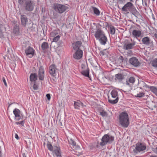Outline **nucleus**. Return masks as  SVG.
Returning a JSON list of instances; mask_svg holds the SVG:
<instances>
[{
    "label": "nucleus",
    "mask_w": 157,
    "mask_h": 157,
    "mask_svg": "<svg viewBox=\"0 0 157 157\" xmlns=\"http://www.w3.org/2000/svg\"><path fill=\"white\" fill-rule=\"evenodd\" d=\"M133 147H135V148L133 147H130V149H133L132 152L135 154H137L140 152L144 151L146 149V146L144 144L140 143H137L135 146L133 145Z\"/></svg>",
    "instance_id": "obj_5"
},
{
    "label": "nucleus",
    "mask_w": 157,
    "mask_h": 157,
    "mask_svg": "<svg viewBox=\"0 0 157 157\" xmlns=\"http://www.w3.org/2000/svg\"><path fill=\"white\" fill-rule=\"evenodd\" d=\"M47 146L48 149L50 151H52L57 157H61L59 147L56 146L53 147L52 144L49 143L47 144Z\"/></svg>",
    "instance_id": "obj_9"
},
{
    "label": "nucleus",
    "mask_w": 157,
    "mask_h": 157,
    "mask_svg": "<svg viewBox=\"0 0 157 157\" xmlns=\"http://www.w3.org/2000/svg\"><path fill=\"white\" fill-rule=\"evenodd\" d=\"M100 44L102 45H105L108 41V39L106 36L105 35L102 37L100 38L98 40Z\"/></svg>",
    "instance_id": "obj_19"
},
{
    "label": "nucleus",
    "mask_w": 157,
    "mask_h": 157,
    "mask_svg": "<svg viewBox=\"0 0 157 157\" xmlns=\"http://www.w3.org/2000/svg\"><path fill=\"white\" fill-rule=\"evenodd\" d=\"M74 105L75 109H79L80 106H83V103L80 101H74Z\"/></svg>",
    "instance_id": "obj_23"
},
{
    "label": "nucleus",
    "mask_w": 157,
    "mask_h": 157,
    "mask_svg": "<svg viewBox=\"0 0 157 157\" xmlns=\"http://www.w3.org/2000/svg\"><path fill=\"white\" fill-rule=\"evenodd\" d=\"M82 107H83V106H86L84 105L83 104V106H82Z\"/></svg>",
    "instance_id": "obj_51"
},
{
    "label": "nucleus",
    "mask_w": 157,
    "mask_h": 157,
    "mask_svg": "<svg viewBox=\"0 0 157 157\" xmlns=\"http://www.w3.org/2000/svg\"><path fill=\"white\" fill-rule=\"evenodd\" d=\"M25 122V120H24L23 121H22L20 122H16L15 123L17 125H18L19 124H21V125L22 126H24V124Z\"/></svg>",
    "instance_id": "obj_38"
},
{
    "label": "nucleus",
    "mask_w": 157,
    "mask_h": 157,
    "mask_svg": "<svg viewBox=\"0 0 157 157\" xmlns=\"http://www.w3.org/2000/svg\"><path fill=\"white\" fill-rule=\"evenodd\" d=\"M129 63L135 67H138L140 65V62L138 59L135 57H133L130 58L128 61Z\"/></svg>",
    "instance_id": "obj_11"
},
{
    "label": "nucleus",
    "mask_w": 157,
    "mask_h": 157,
    "mask_svg": "<svg viewBox=\"0 0 157 157\" xmlns=\"http://www.w3.org/2000/svg\"><path fill=\"white\" fill-rule=\"evenodd\" d=\"M153 1H154L155 0H152Z\"/></svg>",
    "instance_id": "obj_54"
},
{
    "label": "nucleus",
    "mask_w": 157,
    "mask_h": 157,
    "mask_svg": "<svg viewBox=\"0 0 157 157\" xmlns=\"http://www.w3.org/2000/svg\"><path fill=\"white\" fill-rule=\"evenodd\" d=\"M60 36L59 35L56 36L53 38V41L55 42H57L60 38Z\"/></svg>",
    "instance_id": "obj_32"
},
{
    "label": "nucleus",
    "mask_w": 157,
    "mask_h": 157,
    "mask_svg": "<svg viewBox=\"0 0 157 157\" xmlns=\"http://www.w3.org/2000/svg\"><path fill=\"white\" fill-rule=\"evenodd\" d=\"M2 81H3V82H4L5 85L6 86H7V84L6 82L5 79L4 77H3V78H2Z\"/></svg>",
    "instance_id": "obj_42"
},
{
    "label": "nucleus",
    "mask_w": 157,
    "mask_h": 157,
    "mask_svg": "<svg viewBox=\"0 0 157 157\" xmlns=\"http://www.w3.org/2000/svg\"><path fill=\"white\" fill-rule=\"evenodd\" d=\"M117 91L115 90H113L111 92L112 98L108 97V101L110 103L115 104L117 103L118 101V95Z\"/></svg>",
    "instance_id": "obj_8"
},
{
    "label": "nucleus",
    "mask_w": 157,
    "mask_h": 157,
    "mask_svg": "<svg viewBox=\"0 0 157 157\" xmlns=\"http://www.w3.org/2000/svg\"><path fill=\"white\" fill-rule=\"evenodd\" d=\"M2 150L1 147L0 146V157H2Z\"/></svg>",
    "instance_id": "obj_46"
},
{
    "label": "nucleus",
    "mask_w": 157,
    "mask_h": 157,
    "mask_svg": "<svg viewBox=\"0 0 157 157\" xmlns=\"http://www.w3.org/2000/svg\"><path fill=\"white\" fill-rule=\"evenodd\" d=\"M13 113L16 118L19 117L20 116V111L19 109L15 108L13 110Z\"/></svg>",
    "instance_id": "obj_22"
},
{
    "label": "nucleus",
    "mask_w": 157,
    "mask_h": 157,
    "mask_svg": "<svg viewBox=\"0 0 157 157\" xmlns=\"http://www.w3.org/2000/svg\"><path fill=\"white\" fill-rule=\"evenodd\" d=\"M56 67L54 64H52L49 67V72L52 76H55L56 75Z\"/></svg>",
    "instance_id": "obj_14"
},
{
    "label": "nucleus",
    "mask_w": 157,
    "mask_h": 157,
    "mask_svg": "<svg viewBox=\"0 0 157 157\" xmlns=\"http://www.w3.org/2000/svg\"><path fill=\"white\" fill-rule=\"evenodd\" d=\"M33 88L34 90H37L38 89V86L36 84V82H35L33 86Z\"/></svg>",
    "instance_id": "obj_39"
},
{
    "label": "nucleus",
    "mask_w": 157,
    "mask_h": 157,
    "mask_svg": "<svg viewBox=\"0 0 157 157\" xmlns=\"http://www.w3.org/2000/svg\"><path fill=\"white\" fill-rule=\"evenodd\" d=\"M136 42L133 41L132 43L126 44L125 43L123 46V48L125 50H128L133 48L134 46L135 45Z\"/></svg>",
    "instance_id": "obj_17"
},
{
    "label": "nucleus",
    "mask_w": 157,
    "mask_h": 157,
    "mask_svg": "<svg viewBox=\"0 0 157 157\" xmlns=\"http://www.w3.org/2000/svg\"><path fill=\"white\" fill-rule=\"evenodd\" d=\"M114 137L108 134L105 135L101 139V141L100 143V145L103 146L107 144H111L114 140Z\"/></svg>",
    "instance_id": "obj_6"
},
{
    "label": "nucleus",
    "mask_w": 157,
    "mask_h": 157,
    "mask_svg": "<svg viewBox=\"0 0 157 157\" xmlns=\"http://www.w3.org/2000/svg\"><path fill=\"white\" fill-rule=\"evenodd\" d=\"M149 89L151 91L157 96V88L154 86H150Z\"/></svg>",
    "instance_id": "obj_28"
},
{
    "label": "nucleus",
    "mask_w": 157,
    "mask_h": 157,
    "mask_svg": "<svg viewBox=\"0 0 157 157\" xmlns=\"http://www.w3.org/2000/svg\"><path fill=\"white\" fill-rule=\"evenodd\" d=\"M46 97L48 100H49L51 98V96L50 94H46Z\"/></svg>",
    "instance_id": "obj_43"
},
{
    "label": "nucleus",
    "mask_w": 157,
    "mask_h": 157,
    "mask_svg": "<svg viewBox=\"0 0 157 157\" xmlns=\"http://www.w3.org/2000/svg\"><path fill=\"white\" fill-rule=\"evenodd\" d=\"M49 45L48 43L46 42H43L41 46V48L43 51L49 48Z\"/></svg>",
    "instance_id": "obj_24"
},
{
    "label": "nucleus",
    "mask_w": 157,
    "mask_h": 157,
    "mask_svg": "<svg viewBox=\"0 0 157 157\" xmlns=\"http://www.w3.org/2000/svg\"><path fill=\"white\" fill-rule=\"evenodd\" d=\"M119 123L122 127H128L129 124V119L128 113L126 112L121 113L119 115Z\"/></svg>",
    "instance_id": "obj_4"
},
{
    "label": "nucleus",
    "mask_w": 157,
    "mask_h": 157,
    "mask_svg": "<svg viewBox=\"0 0 157 157\" xmlns=\"http://www.w3.org/2000/svg\"><path fill=\"white\" fill-rule=\"evenodd\" d=\"M150 157H157L155 156L151 155L150 156Z\"/></svg>",
    "instance_id": "obj_49"
},
{
    "label": "nucleus",
    "mask_w": 157,
    "mask_h": 157,
    "mask_svg": "<svg viewBox=\"0 0 157 157\" xmlns=\"http://www.w3.org/2000/svg\"><path fill=\"white\" fill-rule=\"evenodd\" d=\"M142 34V31L141 30L135 29L132 30L131 35L134 38L137 39L141 36Z\"/></svg>",
    "instance_id": "obj_15"
},
{
    "label": "nucleus",
    "mask_w": 157,
    "mask_h": 157,
    "mask_svg": "<svg viewBox=\"0 0 157 157\" xmlns=\"http://www.w3.org/2000/svg\"><path fill=\"white\" fill-rule=\"evenodd\" d=\"M131 2H133V1L132 0H130Z\"/></svg>",
    "instance_id": "obj_50"
},
{
    "label": "nucleus",
    "mask_w": 157,
    "mask_h": 157,
    "mask_svg": "<svg viewBox=\"0 0 157 157\" xmlns=\"http://www.w3.org/2000/svg\"><path fill=\"white\" fill-rule=\"evenodd\" d=\"M100 115L103 117L107 116L108 115L107 113L104 110L100 112Z\"/></svg>",
    "instance_id": "obj_34"
},
{
    "label": "nucleus",
    "mask_w": 157,
    "mask_h": 157,
    "mask_svg": "<svg viewBox=\"0 0 157 157\" xmlns=\"http://www.w3.org/2000/svg\"><path fill=\"white\" fill-rule=\"evenodd\" d=\"M53 8L56 12L61 14L66 11L68 7L64 5L55 3L53 4Z\"/></svg>",
    "instance_id": "obj_7"
},
{
    "label": "nucleus",
    "mask_w": 157,
    "mask_h": 157,
    "mask_svg": "<svg viewBox=\"0 0 157 157\" xmlns=\"http://www.w3.org/2000/svg\"><path fill=\"white\" fill-rule=\"evenodd\" d=\"M58 33L56 32V31H54L51 32L50 35L51 37H54L55 36H56V35L58 34Z\"/></svg>",
    "instance_id": "obj_37"
},
{
    "label": "nucleus",
    "mask_w": 157,
    "mask_h": 157,
    "mask_svg": "<svg viewBox=\"0 0 157 157\" xmlns=\"http://www.w3.org/2000/svg\"><path fill=\"white\" fill-rule=\"evenodd\" d=\"M123 57L122 56H120L118 59V61L120 63H122L123 61Z\"/></svg>",
    "instance_id": "obj_41"
},
{
    "label": "nucleus",
    "mask_w": 157,
    "mask_h": 157,
    "mask_svg": "<svg viewBox=\"0 0 157 157\" xmlns=\"http://www.w3.org/2000/svg\"><path fill=\"white\" fill-rule=\"evenodd\" d=\"M25 53L26 56L31 58L34 54L35 50L31 47L29 46L25 49Z\"/></svg>",
    "instance_id": "obj_10"
},
{
    "label": "nucleus",
    "mask_w": 157,
    "mask_h": 157,
    "mask_svg": "<svg viewBox=\"0 0 157 157\" xmlns=\"http://www.w3.org/2000/svg\"><path fill=\"white\" fill-rule=\"evenodd\" d=\"M90 10L93 11L94 14L97 16H99L100 14V11L97 8L95 7H91Z\"/></svg>",
    "instance_id": "obj_20"
},
{
    "label": "nucleus",
    "mask_w": 157,
    "mask_h": 157,
    "mask_svg": "<svg viewBox=\"0 0 157 157\" xmlns=\"http://www.w3.org/2000/svg\"><path fill=\"white\" fill-rule=\"evenodd\" d=\"M100 54L101 56H104L107 55V53L106 52V50H104L103 51H101L100 52Z\"/></svg>",
    "instance_id": "obj_33"
},
{
    "label": "nucleus",
    "mask_w": 157,
    "mask_h": 157,
    "mask_svg": "<svg viewBox=\"0 0 157 157\" xmlns=\"http://www.w3.org/2000/svg\"><path fill=\"white\" fill-rule=\"evenodd\" d=\"M154 36L157 39V34L155 33L154 34Z\"/></svg>",
    "instance_id": "obj_47"
},
{
    "label": "nucleus",
    "mask_w": 157,
    "mask_h": 157,
    "mask_svg": "<svg viewBox=\"0 0 157 157\" xmlns=\"http://www.w3.org/2000/svg\"><path fill=\"white\" fill-rule=\"evenodd\" d=\"M142 42L143 44L145 45H150V47H153V42L151 41L149 37L148 36H146L142 39Z\"/></svg>",
    "instance_id": "obj_12"
},
{
    "label": "nucleus",
    "mask_w": 157,
    "mask_h": 157,
    "mask_svg": "<svg viewBox=\"0 0 157 157\" xmlns=\"http://www.w3.org/2000/svg\"><path fill=\"white\" fill-rule=\"evenodd\" d=\"M19 119H20V118H18V119H17V120L18 121L19 120Z\"/></svg>",
    "instance_id": "obj_52"
},
{
    "label": "nucleus",
    "mask_w": 157,
    "mask_h": 157,
    "mask_svg": "<svg viewBox=\"0 0 157 157\" xmlns=\"http://www.w3.org/2000/svg\"><path fill=\"white\" fill-rule=\"evenodd\" d=\"M115 77L118 80H122L124 79V75L121 73H118L115 75Z\"/></svg>",
    "instance_id": "obj_26"
},
{
    "label": "nucleus",
    "mask_w": 157,
    "mask_h": 157,
    "mask_svg": "<svg viewBox=\"0 0 157 157\" xmlns=\"http://www.w3.org/2000/svg\"><path fill=\"white\" fill-rule=\"evenodd\" d=\"M82 43L80 41H75L72 44L73 57L75 59L79 60L82 57L83 52L81 49Z\"/></svg>",
    "instance_id": "obj_1"
},
{
    "label": "nucleus",
    "mask_w": 157,
    "mask_h": 157,
    "mask_svg": "<svg viewBox=\"0 0 157 157\" xmlns=\"http://www.w3.org/2000/svg\"><path fill=\"white\" fill-rule=\"evenodd\" d=\"M3 26V25L0 23V37L1 38L3 36V32L2 30L1 29Z\"/></svg>",
    "instance_id": "obj_36"
},
{
    "label": "nucleus",
    "mask_w": 157,
    "mask_h": 157,
    "mask_svg": "<svg viewBox=\"0 0 157 157\" xmlns=\"http://www.w3.org/2000/svg\"><path fill=\"white\" fill-rule=\"evenodd\" d=\"M152 151L157 154V146L155 148H152Z\"/></svg>",
    "instance_id": "obj_44"
},
{
    "label": "nucleus",
    "mask_w": 157,
    "mask_h": 157,
    "mask_svg": "<svg viewBox=\"0 0 157 157\" xmlns=\"http://www.w3.org/2000/svg\"><path fill=\"white\" fill-rule=\"evenodd\" d=\"M110 33L111 35H113L115 33V27L112 26L110 25L109 26Z\"/></svg>",
    "instance_id": "obj_31"
},
{
    "label": "nucleus",
    "mask_w": 157,
    "mask_h": 157,
    "mask_svg": "<svg viewBox=\"0 0 157 157\" xmlns=\"http://www.w3.org/2000/svg\"><path fill=\"white\" fill-rule=\"evenodd\" d=\"M61 125H62V123L61 122H60Z\"/></svg>",
    "instance_id": "obj_53"
},
{
    "label": "nucleus",
    "mask_w": 157,
    "mask_h": 157,
    "mask_svg": "<svg viewBox=\"0 0 157 157\" xmlns=\"http://www.w3.org/2000/svg\"><path fill=\"white\" fill-rule=\"evenodd\" d=\"M38 77L39 80H43L44 78V68L42 66H40L39 68Z\"/></svg>",
    "instance_id": "obj_16"
},
{
    "label": "nucleus",
    "mask_w": 157,
    "mask_h": 157,
    "mask_svg": "<svg viewBox=\"0 0 157 157\" xmlns=\"http://www.w3.org/2000/svg\"><path fill=\"white\" fill-rule=\"evenodd\" d=\"M105 35L102 31L99 29H97L95 31L94 36L96 40H98Z\"/></svg>",
    "instance_id": "obj_13"
},
{
    "label": "nucleus",
    "mask_w": 157,
    "mask_h": 157,
    "mask_svg": "<svg viewBox=\"0 0 157 157\" xmlns=\"http://www.w3.org/2000/svg\"><path fill=\"white\" fill-rule=\"evenodd\" d=\"M144 94L143 92L140 93L139 94H137L136 96L137 97L141 98L144 97Z\"/></svg>",
    "instance_id": "obj_35"
},
{
    "label": "nucleus",
    "mask_w": 157,
    "mask_h": 157,
    "mask_svg": "<svg viewBox=\"0 0 157 157\" xmlns=\"http://www.w3.org/2000/svg\"><path fill=\"white\" fill-rule=\"evenodd\" d=\"M121 10L124 14H128L130 12L136 17L140 15L139 12L136 10L133 4L130 2H127L125 4Z\"/></svg>",
    "instance_id": "obj_2"
},
{
    "label": "nucleus",
    "mask_w": 157,
    "mask_h": 157,
    "mask_svg": "<svg viewBox=\"0 0 157 157\" xmlns=\"http://www.w3.org/2000/svg\"><path fill=\"white\" fill-rule=\"evenodd\" d=\"M69 143L70 144L73 146H75L76 145V143L75 141L73 140L72 139H71L70 140Z\"/></svg>",
    "instance_id": "obj_40"
},
{
    "label": "nucleus",
    "mask_w": 157,
    "mask_h": 157,
    "mask_svg": "<svg viewBox=\"0 0 157 157\" xmlns=\"http://www.w3.org/2000/svg\"><path fill=\"white\" fill-rule=\"evenodd\" d=\"M10 105H9V107L10 106Z\"/></svg>",
    "instance_id": "obj_55"
},
{
    "label": "nucleus",
    "mask_w": 157,
    "mask_h": 157,
    "mask_svg": "<svg viewBox=\"0 0 157 157\" xmlns=\"http://www.w3.org/2000/svg\"><path fill=\"white\" fill-rule=\"evenodd\" d=\"M82 74L83 75L87 77H89V70L87 68L86 70H83L81 72Z\"/></svg>",
    "instance_id": "obj_25"
},
{
    "label": "nucleus",
    "mask_w": 157,
    "mask_h": 157,
    "mask_svg": "<svg viewBox=\"0 0 157 157\" xmlns=\"http://www.w3.org/2000/svg\"><path fill=\"white\" fill-rule=\"evenodd\" d=\"M30 79L31 82H35L37 79V76L35 73H31L30 76Z\"/></svg>",
    "instance_id": "obj_21"
},
{
    "label": "nucleus",
    "mask_w": 157,
    "mask_h": 157,
    "mask_svg": "<svg viewBox=\"0 0 157 157\" xmlns=\"http://www.w3.org/2000/svg\"><path fill=\"white\" fill-rule=\"evenodd\" d=\"M18 2L20 5L23 6V8L26 11H32L35 6L33 1L31 0H18Z\"/></svg>",
    "instance_id": "obj_3"
},
{
    "label": "nucleus",
    "mask_w": 157,
    "mask_h": 157,
    "mask_svg": "<svg viewBox=\"0 0 157 157\" xmlns=\"http://www.w3.org/2000/svg\"><path fill=\"white\" fill-rule=\"evenodd\" d=\"M135 81V78L133 77H131L129 78L128 81H127L126 82V84L128 85H129V82L133 83Z\"/></svg>",
    "instance_id": "obj_27"
},
{
    "label": "nucleus",
    "mask_w": 157,
    "mask_h": 157,
    "mask_svg": "<svg viewBox=\"0 0 157 157\" xmlns=\"http://www.w3.org/2000/svg\"><path fill=\"white\" fill-rule=\"evenodd\" d=\"M151 64L155 68L157 67V58L154 59L151 61Z\"/></svg>",
    "instance_id": "obj_30"
},
{
    "label": "nucleus",
    "mask_w": 157,
    "mask_h": 157,
    "mask_svg": "<svg viewBox=\"0 0 157 157\" xmlns=\"http://www.w3.org/2000/svg\"><path fill=\"white\" fill-rule=\"evenodd\" d=\"M15 138L17 139V140H19V137L18 136V135L17 134H15Z\"/></svg>",
    "instance_id": "obj_45"
},
{
    "label": "nucleus",
    "mask_w": 157,
    "mask_h": 157,
    "mask_svg": "<svg viewBox=\"0 0 157 157\" xmlns=\"http://www.w3.org/2000/svg\"><path fill=\"white\" fill-rule=\"evenodd\" d=\"M19 32V27L17 25H16L14 26L13 29V32L16 34H17Z\"/></svg>",
    "instance_id": "obj_29"
},
{
    "label": "nucleus",
    "mask_w": 157,
    "mask_h": 157,
    "mask_svg": "<svg viewBox=\"0 0 157 157\" xmlns=\"http://www.w3.org/2000/svg\"><path fill=\"white\" fill-rule=\"evenodd\" d=\"M21 25L24 27L25 26L28 21L26 16L25 15H21Z\"/></svg>",
    "instance_id": "obj_18"
},
{
    "label": "nucleus",
    "mask_w": 157,
    "mask_h": 157,
    "mask_svg": "<svg viewBox=\"0 0 157 157\" xmlns=\"http://www.w3.org/2000/svg\"><path fill=\"white\" fill-rule=\"evenodd\" d=\"M22 155H23V157H26V156L25 153L23 154Z\"/></svg>",
    "instance_id": "obj_48"
}]
</instances>
